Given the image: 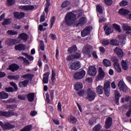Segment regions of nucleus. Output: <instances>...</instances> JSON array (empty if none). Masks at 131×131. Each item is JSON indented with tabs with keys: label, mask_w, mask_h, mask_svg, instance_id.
<instances>
[{
	"label": "nucleus",
	"mask_w": 131,
	"mask_h": 131,
	"mask_svg": "<svg viewBox=\"0 0 131 131\" xmlns=\"http://www.w3.org/2000/svg\"><path fill=\"white\" fill-rule=\"evenodd\" d=\"M15 3V0H7V5L9 6H13Z\"/></svg>",
	"instance_id": "obj_50"
},
{
	"label": "nucleus",
	"mask_w": 131,
	"mask_h": 131,
	"mask_svg": "<svg viewBox=\"0 0 131 131\" xmlns=\"http://www.w3.org/2000/svg\"><path fill=\"white\" fill-rule=\"evenodd\" d=\"M82 88H83V85L82 84V83L80 82H77L75 84V90L78 92L81 91Z\"/></svg>",
	"instance_id": "obj_17"
},
{
	"label": "nucleus",
	"mask_w": 131,
	"mask_h": 131,
	"mask_svg": "<svg viewBox=\"0 0 131 131\" xmlns=\"http://www.w3.org/2000/svg\"><path fill=\"white\" fill-rule=\"evenodd\" d=\"M49 76H50V73H46L43 74V83H48V82H49Z\"/></svg>",
	"instance_id": "obj_23"
},
{
	"label": "nucleus",
	"mask_w": 131,
	"mask_h": 131,
	"mask_svg": "<svg viewBox=\"0 0 131 131\" xmlns=\"http://www.w3.org/2000/svg\"><path fill=\"white\" fill-rule=\"evenodd\" d=\"M46 102L49 104V103H50V96L49 95L48 93H46Z\"/></svg>",
	"instance_id": "obj_62"
},
{
	"label": "nucleus",
	"mask_w": 131,
	"mask_h": 131,
	"mask_svg": "<svg viewBox=\"0 0 131 131\" xmlns=\"http://www.w3.org/2000/svg\"><path fill=\"white\" fill-rule=\"evenodd\" d=\"M86 95V99L89 101H94L96 98V93L91 89L88 90Z\"/></svg>",
	"instance_id": "obj_4"
},
{
	"label": "nucleus",
	"mask_w": 131,
	"mask_h": 131,
	"mask_svg": "<svg viewBox=\"0 0 131 131\" xmlns=\"http://www.w3.org/2000/svg\"><path fill=\"white\" fill-rule=\"evenodd\" d=\"M99 74L96 77L97 81H99V80H101L103 79L104 77H105V73L103 71V69L102 68H99L98 69Z\"/></svg>",
	"instance_id": "obj_8"
},
{
	"label": "nucleus",
	"mask_w": 131,
	"mask_h": 131,
	"mask_svg": "<svg viewBox=\"0 0 131 131\" xmlns=\"http://www.w3.org/2000/svg\"><path fill=\"white\" fill-rule=\"evenodd\" d=\"M76 51H77V48H76V46H73L68 49V52H69V53H73L76 52Z\"/></svg>",
	"instance_id": "obj_36"
},
{
	"label": "nucleus",
	"mask_w": 131,
	"mask_h": 131,
	"mask_svg": "<svg viewBox=\"0 0 131 131\" xmlns=\"http://www.w3.org/2000/svg\"><path fill=\"white\" fill-rule=\"evenodd\" d=\"M70 5V2L69 1H66L62 3L61 5L62 8H66V7H68Z\"/></svg>",
	"instance_id": "obj_46"
},
{
	"label": "nucleus",
	"mask_w": 131,
	"mask_h": 131,
	"mask_svg": "<svg viewBox=\"0 0 131 131\" xmlns=\"http://www.w3.org/2000/svg\"><path fill=\"white\" fill-rule=\"evenodd\" d=\"M104 3L107 6H111L112 5V0H104Z\"/></svg>",
	"instance_id": "obj_56"
},
{
	"label": "nucleus",
	"mask_w": 131,
	"mask_h": 131,
	"mask_svg": "<svg viewBox=\"0 0 131 131\" xmlns=\"http://www.w3.org/2000/svg\"><path fill=\"white\" fill-rule=\"evenodd\" d=\"M129 99H130V97L129 96H126L125 99L124 98H122L121 102V103H124L125 102H127L129 100Z\"/></svg>",
	"instance_id": "obj_49"
},
{
	"label": "nucleus",
	"mask_w": 131,
	"mask_h": 131,
	"mask_svg": "<svg viewBox=\"0 0 131 131\" xmlns=\"http://www.w3.org/2000/svg\"><path fill=\"white\" fill-rule=\"evenodd\" d=\"M122 69L123 70H127L128 69V64L126 63V62L124 60H122L121 62Z\"/></svg>",
	"instance_id": "obj_31"
},
{
	"label": "nucleus",
	"mask_w": 131,
	"mask_h": 131,
	"mask_svg": "<svg viewBox=\"0 0 131 131\" xmlns=\"http://www.w3.org/2000/svg\"><path fill=\"white\" fill-rule=\"evenodd\" d=\"M38 29L40 30V31H45L46 30L47 28H43V26L41 25H39L38 27Z\"/></svg>",
	"instance_id": "obj_58"
},
{
	"label": "nucleus",
	"mask_w": 131,
	"mask_h": 131,
	"mask_svg": "<svg viewBox=\"0 0 131 131\" xmlns=\"http://www.w3.org/2000/svg\"><path fill=\"white\" fill-rule=\"evenodd\" d=\"M14 16L16 19H22L25 16V13L24 12H14Z\"/></svg>",
	"instance_id": "obj_19"
},
{
	"label": "nucleus",
	"mask_w": 131,
	"mask_h": 131,
	"mask_svg": "<svg viewBox=\"0 0 131 131\" xmlns=\"http://www.w3.org/2000/svg\"><path fill=\"white\" fill-rule=\"evenodd\" d=\"M18 59H21V60H23L24 61V63L25 65H29V61L26 58H25L24 57H23L22 56H20L18 58Z\"/></svg>",
	"instance_id": "obj_45"
},
{
	"label": "nucleus",
	"mask_w": 131,
	"mask_h": 131,
	"mask_svg": "<svg viewBox=\"0 0 131 131\" xmlns=\"http://www.w3.org/2000/svg\"><path fill=\"white\" fill-rule=\"evenodd\" d=\"M50 94L51 99L53 101V100H54V91L51 90L50 91Z\"/></svg>",
	"instance_id": "obj_64"
},
{
	"label": "nucleus",
	"mask_w": 131,
	"mask_h": 131,
	"mask_svg": "<svg viewBox=\"0 0 131 131\" xmlns=\"http://www.w3.org/2000/svg\"><path fill=\"white\" fill-rule=\"evenodd\" d=\"M131 114V99L129 101V109L126 113V115H130Z\"/></svg>",
	"instance_id": "obj_60"
},
{
	"label": "nucleus",
	"mask_w": 131,
	"mask_h": 131,
	"mask_svg": "<svg viewBox=\"0 0 131 131\" xmlns=\"http://www.w3.org/2000/svg\"><path fill=\"white\" fill-rule=\"evenodd\" d=\"M18 69H19V66L16 64H11L9 66V70H11L13 72H14V71H17Z\"/></svg>",
	"instance_id": "obj_22"
},
{
	"label": "nucleus",
	"mask_w": 131,
	"mask_h": 131,
	"mask_svg": "<svg viewBox=\"0 0 131 131\" xmlns=\"http://www.w3.org/2000/svg\"><path fill=\"white\" fill-rule=\"evenodd\" d=\"M8 97L9 95H8V93L5 92H0V99L5 100L8 99Z\"/></svg>",
	"instance_id": "obj_24"
},
{
	"label": "nucleus",
	"mask_w": 131,
	"mask_h": 131,
	"mask_svg": "<svg viewBox=\"0 0 131 131\" xmlns=\"http://www.w3.org/2000/svg\"><path fill=\"white\" fill-rule=\"evenodd\" d=\"M115 99H119V98H120V94L119 93V92L117 91H115Z\"/></svg>",
	"instance_id": "obj_54"
},
{
	"label": "nucleus",
	"mask_w": 131,
	"mask_h": 131,
	"mask_svg": "<svg viewBox=\"0 0 131 131\" xmlns=\"http://www.w3.org/2000/svg\"><path fill=\"white\" fill-rule=\"evenodd\" d=\"M80 68V62L79 61H76L71 63L70 69L72 70H77Z\"/></svg>",
	"instance_id": "obj_6"
},
{
	"label": "nucleus",
	"mask_w": 131,
	"mask_h": 131,
	"mask_svg": "<svg viewBox=\"0 0 131 131\" xmlns=\"http://www.w3.org/2000/svg\"><path fill=\"white\" fill-rule=\"evenodd\" d=\"M88 22V19L85 17H81L78 23L76 24L77 27H79V26H82V25H84L85 23Z\"/></svg>",
	"instance_id": "obj_12"
},
{
	"label": "nucleus",
	"mask_w": 131,
	"mask_h": 131,
	"mask_svg": "<svg viewBox=\"0 0 131 131\" xmlns=\"http://www.w3.org/2000/svg\"><path fill=\"white\" fill-rule=\"evenodd\" d=\"M118 85L120 91H122L123 92H126L127 91V86H126L123 81H120Z\"/></svg>",
	"instance_id": "obj_10"
},
{
	"label": "nucleus",
	"mask_w": 131,
	"mask_h": 131,
	"mask_svg": "<svg viewBox=\"0 0 131 131\" xmlns=\"http://www.w3.org/2000/svg\"><path fill=\"white\" fill-rule=\"evenodd\" d=\"M6 45L8 46H12V45H15V43H18L17 40L14 39H7L5 42Z\"/></svg>",
	"instance_id": "obj_18"
},
{
	"label": "nucleus",
	"mask_w": 131,
	"mask_h": 131,
	"mask_svg": "<svg viewBox=\"0 0 131 131\" xmlns=\"http://www.w3.org/2000/svg\"><path fill=\"white\" fill-rule=\"evenodd\" d=\"M0 126L3 128V129H10V128H15V125L11 124L9 123L4 124L2 122V124Z\"/></svg>",
	"instance_id": "obj_13"
},
{
	"label": "nucleus",
	"mask_w": 131,
	"mask_h": 131,
	"mask_svg": "<svg viewBox=\"0 0 131 131\" xmlns=\"http://www.w3.org/2000/svg\"><path fill=\"white\" fill-rule=\"evenodd\" d=\"M39 47L41 51H45V44H43V41L42 40L40 41Z\"/></svg>",
	"instance_id": "obj_48"
},
{
	"label": "nucleus",
	"mask_w": 131,
	"mask_h": 131,
	"mask_svg": "<svg viewBox=\"0 0 131 131\" xmlns=\"http://www.w3.org/2000/svg\"><path fill=\"white\" fill-rule=\"evenodd\" d=\"M70 122L71 123H73V124H74L77 122V119H76L75 117L71 116L70 118Z\"/></svg>",
	"instance_id": "obj_34"
},
{
	"label": "nucleus",
	"mask_w": 131,
	"mask_h": 131,
	"mask_svg": "<svg viewBox=\"0 0 131 131\" xmlns=\"http://www.w3.org/2000/svg\"><path fill=\"white\" fill-rule=\"evenodd\" d=\"M113 121V120L112 118L110 117L106 119L105 122V127L106 129H108V128H110L111 126H112Z\"/></svg>",
	"instance_id": "obj_9"
},
{
	"label": "nucleus",
	"mask_w": 131,
	"mask_h": 131,
	"mask_svg": "<svg viewBox=\"0 0 131 131\" xmlns=\"http://www.w3.org/2000/svg\"><path fill=\"white\" fill-rule=\"evenodd\" d=\"M114 66L116 70L117 71V72H119V73H120V72H121V68L120 67L119 62L114 63Z\"/></svg>",
	"instance_id": "obj_26"
},
{
	"label": "nucleus",
	"mask_w": 131,
	"mask_h": 131,
	"mask_svg": "<svg viewBox=\"0 0 131 131\" xmlns=\"http://www.w3.org/2000/svg\"><path fill=\"white\" fill-rule=\"evenodd\" d=\"M7 33L9 35H16V34H18V31H13V30H8L7 32Z\"/></svg>",
	"instance_id": "obj_39"
},
{
	"label": "nucleus",
	"mask_w": 131,
	"mask_h": 131,
	"mask_svg": "<svg viewBox=\"0 0 131 131\" xmlns=\"http://www.w3.org/2000/svg\"><path fill=\"white\" fill-rule=\"evenodd\" d=\"M33 77V75L31 74H27L22 76V78L24 79H27V80H31Z\"/></svg>",
	"instance_id": "obj_25"
},
{
	"label": "nucleus",
	"mask_w": 131,
	"mask_h": 131,
	"mask_svg": "<svg viewBox=\"0 0 131 131\" xmlns=\"http://www.w3.org/2000/svg\"><path fill=\"white\" fill-rule=\"evenodd\" d=\"M80 58V54H79L78 56H74V55H69L67 57L68 61H71L73 59H79Z\"/></svg>",
	"instance_id": "obj_29"
},
{
	"label": "nucleus",
	"mask_w": 131,
	"mask_h": 131,
	"mask_svg": "<svg viewBox=\"0 0 131 131\" xmlns=\"http://www.w3.org/2000/svg\"><path fill=\"white\" fill-rule=\"evenodd\" d=\"M27 98L29 102H32L34 100V94L33 93H30L28 94Z\"/></svg>",
	"instance_id": "obj_33"
},
{
	"label": "nucleus",
	"mask_w": 131,
	"mask_h": 131,
	"mask_svg": "<svg viewBox=\"0 0 131 131\" xmlns=\"http://www.w3.org/2000/svg\"><path fill=\"white\" fill-rule=\"evenodd\" d=\"M104 93L106 97H109L110 96V89L104 90Z\"/></svg>",
	"instance_id": "obj_57"
},
{
	"label": "nucleus",
	"mask_w": 131,
	"mask_h": 131,
	"mask_svg": "<svg viewBox=\"0 0 131 131\" xmlns=\"http://www.w3.org/2000/svg\"><path fill=\"white\" fill-rule=\"evenodd\" d=\"M103 86L99 85L96 88V93L99 95H102L103 94Z\"/></svg>",
	"instance_id": "obj_27"
},
{
	"label": "nucleus",
	"mask_w": 131,
	"mask_h": 131,
	"mask_svg": "<svg viewBox=\"0 0 131 131\" xmlns=\"http://www.w3.org/2000/svg\"><path fill=\"white\" fill-rule=\"evenodd\" d=\"M104 90H110V82L108 81L104 82Z\"/></svg>",
	"instance_id": "obj_41"
},
{
	"label": "nucleus",
	"mask_w": 131,
	"mask_h": 131,
	"mask_svg": "<svg viewBox=\"0 0 131 131\" xmlns=\"http://www.w3.org/2000/svg\"><path fill=\"white\" fill-rule=\"evenodd\" d=\"M49 37H50V38H52L54 40L57 39V37L56 36V35H54L53 34H50L49 35Z\"/></svg>",
	"instance_id": "obj_61"
},
{
	"label": "nucleus",
	"mask_w": 131,
	"mask_h": 131,
	"mask_svg": "<svg viewBox=\"0 0 131 131\" xmlns=\"http://www.w3.org/2000/svg\"><path fill=\"white\" fill-rule=\"evenodd\" d=\"M53 121L54 122L55 124H56V125H59V124H60V121L58 119H53Z\"/></svg>",
	"instance_id": "obj_63"
},
{
	"label": "nucleus",
	"mask_w": 131,
	"mask_h": 131,
	"mask_svg": "<svg viewBox=\"0 0 131 131\" xmlns=\"http://www.w3.org/2000/svg\"><path fill=\"white\" fill-rule=\"evenodd\" d=\"M103 64L105 67H109L111 66V62L109 61V60L104 59L103 60Z\"/></svg>",
	"instance_id": "obj_30"
},
{
	"label": "nucleus",
	"mask_w": 131,
	"mask_h": 131,
	"mask_svg": "<svg viewBox=\"0 0 131 131\" xmlns=\"http://www.w3.org/2000/svg\"><path fill=\"white\" fill-rule=\"evenodd\" d=\"M112 28L110 27V26H104V31L107 35H108V34H110L111 32H113V29L112 28H115L116 30L118 31L119 32H120L121 31V29H120V26L116 24H114L112 25Z\"/></svg>",
	"instance_id": "obj_1"
},
{
	"label": "nucleus",
	"mask_w": 131,
	"mask_h": 131,
	"mask_svg": "<svg viewBox=\"0 0 131 131\" xmlns=\"http://www.w3.org/2000/svg\"><path fill=\"white\" fill-rule=\"evenodd\" d=\"M120 6H127V5H128V2H127V1H121L120 3Z\"/></svg>",
	"instance_id": "obj_55"
},
{
	"label": "nucleus",
	"mask_w": 131,
	"mask_h": 131,
	"mask_svg": "<svg viewBox=\"0 0 131 131\" xmlns=\"http://www.w3.org/2000/svg\"><path fill=\"white\" fill-rule=\"evenodd\" d=\"M89 123L90 125H93L96 123V118H92L89 121Z\"/></svg>",
	"instance_id": "obj_43"
},
{
	"label": "nucleus",
	"mask_w": 131,
	"mask_h": 131,
	"mask_svg": "<svg viewBox=\"0 0 131 131\" xmlns=\"http://www.w3.org/2000/svg\"><path fill=\"white\" fill-rule=\"evenodd\" d=\"M56 20V17L53 16L51 18L50 23H51V28H53V25H54V23H55V20Z\"/></svg>",
	"instance_id": "obj_53"
},
{
	"label": "nucleus",
	"mask_w": 131,
	"mask_h": 131,
	"mask_svg": "<svg viewBox=\"0 0 131 131\" xmlns=\"http://www.w3.org/2000/svg\"><path fill=\"white\" fill-rule=\"evenodd\" d=\"M19 38H21V39H23L24 40H25V41H26V40H27V34H25V33H22L20 34L19 36Z\"/></svg>",
	"instance_id": "obj_40"
},
{
	"label": "nucleus",
	"mask_w": 131,
	"mask_h": 131,
	"mask_svg": "<svg viewBox=\"0 0 131 131\" xmlns=\"http://www.w3.org/2000/svg\"><path fill=\"white\" fill-rule=\"evenodd\" d=\"M102 44L103 46H107L109 45V40H103L102 41Z\"/></svg>",
	"instance_id": "obj_59"
},
{
	"label": "nucleus",
	"mask_w": 131,
	"mask_h": 131,
	"mask_svg": "<svg viewBox=\"0 0 131 131\" xmlns=\"http://www.w3.org/2000/svg\"><path fill=\"white\" fill-rule=\"evenodd\" d=\"M8 78H9V79H18L19 78V76H18V75H14V76L9 75L8 76Z\"/></svg>",
	"instance_id": "obj_51"
},
{
	"label": "nucleus",
	"mask_w": 131,
	"mask_h": 131,
	"mask_svg": "<svg viewBox=\"0 0 131 131\" xmlns=\"http://www.w3.org/2000/svg\"><path fill=\"white\" fill-rule=\"evenodd\" d=\"M29 82V80H25L24 81H21L19 82V86H26L27 84H28V83Z\"/></svg>",
	"instance_id": "obj_38"
},
{
	"label": "nucleus",
	"mask_w": 131,
	"mask_h": 131,
	"mask_svg": "<svg viewBox=\"0 0 131 131\" xmlns=\"http://www.w3.org/2000/svg\"><path fill=\"white\" fill-rule=\"evenodd\" d=\"M93 48L92 47L90 46H85L84 47L82 52L85 54V55H87L89 57H91L92 56V55H91V52Z\"/></svg>",
	"instance_id": "obj_7"
},
{
	"label": "nucleus",
	"mask_w": 131,
	"mask_h": 131,
	"mask_svg": "<svg viewBox=\"0 0 131 131\" xmlns=\"http://www.w3.org/2000/svg\"><path fill=\"white\" fill-rule=\"evenodd\" d=\"M66 22L67 25H72L74 21L76 20V16L73 12L69 13L65 17Z\"/></svg>",
	"instance_id": "obj_2"
},
{
	"label": "nucleus",
	"mask_w": 131,
	"mask_h": 131,
	"mask_svg": "<svg viewBox=\"0 0 131 131\" xmlns=\"http://www.w3.org/2000/svg\"><path fill=\"white\" fill-rule=\"evenodd\" d=\"M25 49H26V46H25L24 44H18L16 45L15 47V49L16 50L24 51Z\"/></svg>",
	"instance_id": "obj_20"
},
{
	"label": "nucleus",
	"mask_w": 131,
	"mask_h": 131,
	"mask_svg": "<svg viewBox=\"0 0 131 131\" xmlns=\"http://www.w3.org/2000/svg\"><path fill=\"white\" fill-rule=\"evenodd\" d=\"M84 76H85V71L84 70L79 71L74 74V78L77 80L82 79Z\"/></svg>",
	"instance_id": "obj_3"
},
{
	"label": "nucleus",
	"mask_w": 131,
	"mask_h": 131,
	"mask_svg": "<svg viewBox=\"0 0 131 131\" xmlns=\"http://www.w3.org/2000/svg\"><path fill=\"white\" fill-rule=\"evenodd\" d=\"M122 29L125 31L127 34H129V31H131V27L127 24H124L122 25Z\"/></svg>",
	"instance_id": "obj_16"
},
{
	"label": "nucleus",
	"mask_w": 131,
	"mask_h": 131,
	"mask_svg": "<svg viewBox=\"0 0 131 131\" xmlns=\"http://www.w3.org/2000/svg\"><path fill=\"white\" fill-rule=\"evenodd\" d=\"M88 74L90 76H95L97 74V69L94 66H90L89 69Z\"/></svg>",
	"instance_id": "obj_11"
},
{
	"label": "nucleus",
	"mask_w": 131,
	"mask_h": 131,
	"mask_svg": "<svg viewBox=\"0 0 131 131\" xmlns=\"http://www.w3.org/2000/svg\"><path fill=\"white\" fill-rule=\"evenodd\" d=\"M102 129V126L100 124H97L93 128V131H101Z\"/></svg>",
	"instance_id": "obj_32"
},
{
	"label": "nucleus",
	"mask_w": 131,
	"mask_h": 131,
	"mask_svg": "<svg viewBox=\"0 0 131 131\" xmlns=\"http://www.w3.org/2000/svg\"><path fill=\"white\" fill-rule=\"evenodd\" d=\"M118 37L119 38V39H120L121 41H125V39H126L125 35H118Z\"/></svg>",
	"instance_id": "obj_52"
},
{
	"label": "nucleus",
	"mask_w": 131,
	"mask_h": 131,
	"mask_svg": "<svg viewBox=\"0 0 131 131\" xmlns=\"http://www.w3.org/2000/svg\"><path fill=\"white\" fill-rule=\"evenodd\" d=\"M114 52L115 54H117L119 58H122L123 57V51L120 48L116 47L114 49Z\"/></svg>",
	"instance_id": "obj_14"
},
{
	"label": "nucleus",
	"mask_w": 131,
	"mask_h": 131,
	"mask_svg": "<svg viewBox=\"0 0 131 131\" xmlns=\"http://www.w3.org/2000/svg\"><path fill=\"white\" fill-rule=\"evenodd\" d=\"M92 29L93 28L92 27H86L85 29H84L81 32V36L83 37H84L86 36V35H89L91 33V31H92Z\"/></svg>",
	"instance_id": "obj_5"
},
{
	"label": "nucleus",
	"mask_w": 131,
	"mask_h": 131,
	"mask_svg": "<svg viewBox=\"0 0 131 131\" xmlns=\"http://www.w3.org/2000/svg\"><path fill=\"white\" fill-rule=\"evenodd\" d=\"M0 115H15V114L12 111H9L8 113L7 112L0 111Z\"/></svg>",
	"instance_id": "obj_28"
},
{
	"label": "nucleus",
	"mask_w": 131,
	"mask_h": 131,
	"mask_svg": "<svg viewBox=\"0 0 131 131\" xmlns=\"http://www.w3.org/2000/svg\"><path fill=\"white\" fill-rule=\"evenodd\" d=\"M20 10L24 11V12L26 11H30L34 9V6H21L19 7Z\"/></svg>",
	"instance_id": "obj_15"
},
{
	"label": "nucleus",
	"mask_w": 131,
	"mask_h": 131,
	"mask_svg": "<svg viewBox=\"0 0 131 131\" xmlns=\"http://www.w3.org/2000/svg\"><path fill=\"white\" fill-rule=\"evenodd\" d=\"M31 129V126H26L20 131H30Z\"/></svg>",
	"instance_id": "obj_47"
},
{
	"label": "nucleus",
	"mask_w": 131,
	"mask_h": 131,
	"mask_svg": "<svg viewBox=\"0 0 131 131\" xmlns=\"http://www.w3.org/2000/svg\"><path fill=\"white\" fill-rule=\"evenodd\" d=\"M118 13L120 15H123V16H125V15H128V14H129V11H128V10L125 9L124 8H122L119 10Z\"/></svg>",
	"instance_id": "obj_21"
},
{
	"label": "nucleus",
	"mask_w": 131,
	"mask_h": 131,
	"mask_svg": "<svg viewBox=\"0 0 131 131\" xmlns=\"http://www.w3.org/2000/svg\"><path fill=\"white\" fill-rule=\"evenodd\" d=\"M55 77H56V73H55V71L52 70V77H51V81H52V84H55Z\"/></svg>",
	"instance_id": "obj_37"
},
{
	"label": "nucleus",
	"mask_w": 131,
	"mask_h": 131,
	"mask_svg": "<svg viewBox=\"0 0 131 131\" xmlns=\"http://www.w3.org/2000/svg\"><path fill=\"white\" fill-rule=\"evenodd\" d=\"M97 12L99 13V14H98V17H100L102 13H103V8H102V6H101V5H97Z\"/></svg>",
	"instance_id": "obj_35"
},
{
	"label": "nucleus",
	"mask_w": 131,
	"mask_h": 131,
	"mask_svg": "<svg viewBox=\"0 0 131 131\" xmlns=\"http://www.w3.org/2000/svg\"><path fill=\"white\" fill-rule=\"evenodd\" d=\"M110 44L114 46H119V42L116 39H112L110 41Z\"/></svg>",
	"instance_id": "obj_42"
},
{
	"label": "nucleus",
	"mask_w": 131,
	"mask_h": 131,
	"mask_svg": "<svg viewBox=\"0 0 131 131\" xmlns=\"http://www.w3.org/2000/svg\"><path fill=\"white\" fill-rule=\"evenodd\" d=\"M12 22V20L10 18L4 19V22L2 23V25H7L8 24H10Z\"/></svg>",
	"instance_id": "obj_44"
}]
</instances>
